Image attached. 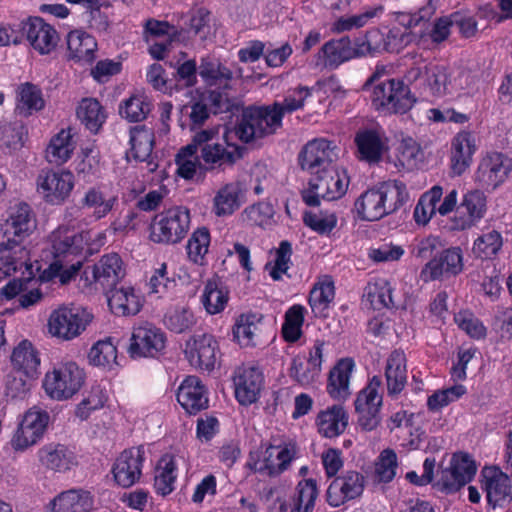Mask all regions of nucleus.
<instances>
[{
    "label": "nucleus",
    "instance_id": "1",
    "mask_svg": "<svg viewBox=\"0 0 512 512\" xmlns=\"http://www.w3.org/2000/svg\"><path fill=\"white\" fill-rule=\"evenodd\" d=\"M335 158L331 143L325 139L308 142L299 153L301 168L314 175L309 187L301 193L306 205L316 207L320 199L332 201L346 193L349 182L345 173H340L333 165Z\"/></svg>",
    "mask_w": 512,
    "mask_h": 512
},
{
    "label": "nucleus",
    "instance_id": "2",
    "mask_svg": "<svg viewBox=\"0 0 512 512\" xmlns=\"http://www.w3.org/2000/svg\"><path fill=\"white\" fill-rule=\"evenodd\" d=\"M407 60H411L405 74L404 81L421 97H443L450 93L451 72L443 64L429 61L417 53H407Z\"/></svg>",
    "mask_w": 512,
    "mask_h": 512
},
{
    "label": "nucleus",
    "instance_id": "3",
    "mask_svg": "<svg viewBox=\"0 0 512 512\" xmlns=\"http://www.w3.org/2000/svg\"><path fill=\"white\" fill-rule=\"evenodd\" d=\"M222 129L221 136L220 128L201 130L195 134V142L200 144V159L206 171L224 170L242 158L243 148L231 141L232 132L226 127Z\"/></svg>",
    "mask_w": 512,
    "mask_h": 512
},
{
    "label": "nucleus",
    "instance_id": "4",
    "mask_svg": "<svg viewBox=\"0 0 512 512\" xmlns=\"http://www.w3.org/2000/svg\"><path fill=\"white\" fill-rule=\"evenodd\" d=\"M297 453L298 448L294 441L273 436L265 446L262 458L258 453L249 454L247 467L269 477L279 476L289 468Z\"/></svg>",
    "mask_w": 512,
    "mask_h": 512
},
{
    "label": "nucleus",
    "instance_id": "5",
    "mask_svg": "<svg viewBox=\"0 0 512 512\" xmlns=\"http://www.w3.org/2000/svg\"><path fill=\"white\" fill-rule=\"evenodd\" d=\"M280 125V114L273 113L269 106L244 108L241 118L231 131L240 141L250 143L274 134Z\"/></svg>",
    "mask_w": 512,
    "mask_h": 512
},
{
    "label": "nucleus",
    "instance_id": "6",
    "mask_svg": "<svg viewBox=\"0 0 512 512\" xmlns=\"http://www.w3.org/2000/svg\"><path fill=\"white\" fill-rule=\"evenodd\" d=\"M189 227V210L181 206L172 207L154 217L150 239L154 243L174 245L185 238Z\"/></svg>",
    "mask_w": 512,
    "mask_h": 512
},
{
    "label": "nucleus",
    "instance_id": "7",
    "mask_svg": "<svg viewBox=\"0 0 512 512\" xmlns=\"http://www.w3.org/2000/svg\"><path fill=\"white\" fill-rule=\"evenodd\" d=\"M84 380V371L75 362H66L46 373L43 387L52 399L67 400L81 389Z\"/></svg>",
    "mask_w": 512,
    "mask_h": 512
},
{
    "label": "nucleus",
    "instance_id": "8",
    "mask_svg": "<svg viewBox=\"0 0 512 512\" xmlns=\"http://www.w3.org/2000/svg\"><path fill=\"white\" fill-rule=\"evenodd\" d=\"M92 319V314L84 308L61 306L50 314L48 330L52 336L70 341L81 335Z\"/></svg>",
    "mask_w": 512,
    "mask_h": 512
},
{
    "label": "nucleus",
    "instance_id": "9",
    "mask_svg": "<svg viewBox=\"0 0 512 512\" xmlns=\"http://www.w3.org/2000/svg\"><path fill=\"white\" fill-rule=\"evenodd\" d=\"M35 217L31 207L24 202L11 205L3 222L0 224V232L3 237L12 244L21 245L35 228Z\"/></svg>",
    "mask_w": 512,
    "mask_h": 512
},
{
    "label": "nucleus",
    "instance_id": "10",
    "mask_svg": "<svg viewBox=\"0 0 512 512\" xmlns=\"http://www.w3.org/2000/svg\"><path fill=\"white\" fill-rule=\"evenodd\" d=\"M405 37V33L397 27L387 31L371 28L363 37L356 38L358 52L361 57L396 52L404 45Z\"/></svg>",
    "mask_w": 512,
    "mask_h": 512
},
{
    "label": "nucleus",
    "instance_id": "11",
    "mask_svg": "<svg viewBox=\"0 0 512 512\" xmlns=\"http://www.w3.org/2000/svg\"><path fill=\"white\" fill-rule=\"evenodd\" d=\"M381 383L380 377L374 376L355 400L358 424L364 431H372L380 424L382 395L379 394L378 390Z\"/></svg>",
    "mask_w": 512,
    "mask_h": 512
},
{
    "label": "nucleus",
    "instance_id": "12",
    "mask_svg": "<svg viewBox=\"0 0 512 512\" xmlns=\"http://www.w3.org/2000/svg\"><path fill=\"white\" fill-rule=\"evenodd\" d=\"M50 420L47 411L33 407L29 409L11 439L15 451H24L35 445L44 435Z\"/></svg>",
    "mask_w": 512,
    "mask_h": 512
},
{
    "label": "nucleus",
    "instance_id": "13",
    "mask_svg": "<svg viewBox=\"0 0 512 512\" xmlns=\"http://www.w3.org/2000/svg\"><path fill=\"white\" fill-rule=\"evenodd\" d=\"M165 344V333L154 324L145 322L134 327L128 353L132 358H154L165 349Z\"/></svg>",
    "mask_w": 512,
    "mask_h": 512
},
{
    "label": "nucleus",
    "instance_id": "14",
    "mask_svg": "<svg viewBox=\"0 0 512 512\" xmlns=\"http://www.w3.org/2000/svg\"><path fill=\"white\" fill-rule=\"evenodd\" d=\"M512 170V160L499 152L487 153L480 161L475 173V181L486 190H495L508 178Z\"/></svg>",
    "mask_w": 512,
    "mask_h": 512
},
{
    "label": "nucleus",
    "instance_id": "15",
    "mask_svg": "<svg viewBox=\"0 0 512 512\" xmlns=\"http://www.w3.org/2000/svg\"><path fill=\"white\" fill-rule=\"evenodd\" d=\"M325 342L316 340L309 350L308 357L295 356L289 369V376L301 386L315 383L322 371Z\"/></svg>",
    "mask_w": 512,
    "mask_h": 512
},
{
    "label": "nucleus",
    "instance_id": "16",
    "mask_svg": "<svg viewBox=\"0 0 512 512\" xmlns=\"http://www.w3.org/2000/svg\"><path fill=\"white\" fill-rule=\"evenodd\" d=\"M463 254L460 247H450L439 250L421 271V278L434 281L442 277L456 276L463 270Z\"/></svg>",
    "mask_w": 512,
    "mask_h": 512
},
{
    "label": "nucleus",
    "instance_id": "17",
    "mask_svg": "<svg viewBox=\"0 0 512 512\" xmlns=\"http://www.w3.org/2000/svg\"><path fill=\"white\" fill-rule=\"evenodd\" d=\"M38 191L51 204H62L74 187V176L69 171H47L37 179Z\"/></svg>",
    "mask_w": 512,
    "mask_h": 512
},
{
    "label": "nucleus",
    "instance_id": "18",
    "mask_svg": "<svg viewBox=\"0 0 512 512\" xmlns=\"http://www.w3.org/2000/svg\"><path fill=\"white\" fill-rule=\"evenodd\" d=\"M483 488L487 502L493 508L504 507L512 501V478L500 468L484 467L482 470Z\"/></svg>",
    "mask_w": 512,
    "mask_h": 512
},
{
    "label": "nucleus",
    "instance_id": "19",
    "mask_svg": "<svg viewBox=\"0 0 512 512\" xmlns=\"http://www.w3.org/2000/svg\"><path fill=\"white\" fill-rule=\"evenodd\" d=\"M365 486L364 476L357 471H347L336 477L327 489V502L332 507H339L347 501L359 497Z\"/></svg>",
    "mask_w": 512,
    "mask_h": 512
},
{
    "label": "nucleus",
    "instance_id": "20",
    "mask_svg": "<svg viewBox=\"0 0 512 512\" xmlns=\"http://www.w3.org/2000/svg\"><path fill=\"white\" fill-rule=\"evenodd\" d=\"M144 453V447L138 446L126 449L119 455L112 469L119 486L128 488L140 479Z\"/></svg>",
    "mask_w": 512,
    "mask_h": 512
},
{
    "label": "nucleus",
    "instance_id": "21",
    "mask_svg": "<svg viewBox=\"0 0 512 512\" xmlns=\"http://www.w3.org/2000/svg\"><path fill=\"white\" fill-rule=\"evenodd\" d=\"M486 196L483 191H468L456 208L452 229L465 230L474 226L486 213Z\"/></svg>",
    "mask_w": 512,
    "mask_h": 512
},
{
    "label": "nucleus",
    "instance_id": "22",
    "mask_svg": "<svg viewBox=\"0 0 512 512\" xmlns=\"http://www.w3.org/2000/svg\"><path fill=\"white\" fill-rule=\"evenodd\" d=\"M235 397L241 405L255 403L263 387L264 377L256 366H242L235 371L233 378Z\"/></svg>",
    "mask_w": 512,
    "mask_h": 512
},
{
    "label": "nucleus",
    "instance_id": "23",
    "mask_svg": "<svg viewBox=\"0 0 512 512\" xmlns=\"http://www.w3.org/2000/svg\"><path fill=\"white\" fill-rule=\"evenodd\" d=\"M22 31L31 46L40 54H49L59 41L57 31L40 17H30L22 23Z\"/></svg>",
    "mask_w": 512,
    "mask_h": 512
},
{
    "label": "nucleus",
    "instance_id": "24",
    "mask_svg": "<svg viewBox=\"0 0 512 512\" xmlns=\"http://www.w3.org/2000/svg\"><path fill=\"white\" fill-rule=\"evenodd\" d=\"M125 268L121 257L117 253L103 255L100 260L92 266V276L96 288L104 293L115 288L125 276Z\"/></svg>",
    "mask_w": 512,
    "mask_h": 512
},
{
    "label": "nucleus",
    "instance_id": "25",
    "mask_svg": "<svg viewBox=\"0 0 512 512\" xmlns=\"http://www.w3.org/2000/svg\"><path fill=\"white\" fill-rule=\"evenodd\" d=\"M360 57L356 40L352 44L348 36H343L339 39H331L321 47L316 64L337 68L344 62Z\"/></svg>",
    "mask_w": 512,
    "mask_h": 512
},
{
    "label": "nucleus",
    "instance_id": "26",
    "mask_svg": "<svg viewBox=\"0 0 512 512\" xmlns=\"http://www.w3.org/2000/svg\"><path fill=\"white\" fill-rule=\"evenodd\" d=\"M218 344L210 334L195 335L186 343V356L190 364L203 370H211L216 363Z\"/></svg>",
    "mask_w": 512,
    "mask_h": 512
},
{
    "label": "nucleus",
    "instance_id": "27",
    "mask_svg": "<svg viewBox=\"0 0 512 512\" xmlns=\"http://www.w3.org/2000/svg\"><path fill=\"white\" fill-rule=\"evenodd\" d=\"M246 202V189L240 181L222 185L213 198V212L218 217L232 215Z\"/></svg>",
    "mask_w": 512,
    "mask_h": 512
},
{
    "label": "nucleus",
    "instance_id": "28",
    "mask_svg": "<svg viewBox=\"0 0 512 512\" xmlns=\"http://www.w3.org/2000/svg\"><path fill=\"white\" fill-rule=\"evenodd\" d=\"M177 401L189 414L208 408V395L205 386L196 376H188L184 379L177 391Z\"/></svg>",
    "mask_w": 512,
    "mask_h": 512
},
{
    "label": "nucleus",
    "instance_id": "29",
    "mask_svg": "<svg viewBox=\"0 0 512 512\" xmlns=\"http://www.w3.org/2000/svg\"><path fill=\"white\" fill-rule=\"evenodd\" d=\"M130 152L127 157H133L134 160L146 162L148 172H154L158 164L152 158L154 147V133L152 129L146 126H135L130 129Z\"/></svg>",
    "mask_w": 512,
    "mask_h": 512
},
{
    "label": "nucleus",
    "instance_id": "30",
    "mask_svg": "<svg viewBox=\"0 0 512 512\" xmlns=\"http://www.w3.org/2000/svg\"><path fill=\"white\" fill-rule=\"evenodd\" d=\"M355 144L359 158L369 163H376L387 150V138L377 129H363L356 133Z\"/></svg>",
    "mask_w": 512,
    "mask_h": 512
},
{
    "label": "nucleus",
    "instance_id": "31",
    "mask_svg": "<svg viewBox=\"0 0 512 512\" xmlns=\"http://www.w3.org/2000/svg\"><path fill=\"white\" fill-rule=\"evenodd\" d=\"M353 369V360L343 358L330 370L326 389L331 398L346 400L350 396L349 383Z\"/></svg>",
    "mask_w": 512,
    "mask_h": 512
},
{
    "label": "nucleus",
    "instance_id": "32",
    "mask_svg": "<svg viewBox=\"0 0 512 512\" xmlns=\"http://www.w3.org/2000/svg\"><path fill=\"white\" fill-rule=\"evenodd\" d=\"M348 421L349 415L343 406L333 405L318 413L316 425L323 437L335 438L344 433Z\"/></svg>",
    "mask_w": 512,
    "mask_h": 512
},
{
    "label": "nucleus",
    "instance_id": "33",
    "mask_svg": "<svg viewBox=\"0 0 512 512\" xmlns=\"http://www.w3.org/2000/svg\"><path fill=\"white\" fill-rule=\"evenodd\" d=\"M107 296L108 305L111 311L118 316L136 315L141 307V298L132 287L112 288Z\"/></svg>",
    "mask_w": 512,
    "mask_h": 512
},
{
    "label": "nucleus",
    "instance_id": "34",
    "mask_svg": "<svg viewBox=\"0 0 512 512\" xmlns=\"http://www.w3.org/2000/svg\"><path fill=\"white\" fill-rule=\"evenodd\" d=\"M387 392L389 396L401 393L407 383L406 356L400 350H394L388 357L385 369Z\"/></svg>",
    "mask_w": 512,
    "mask_h": 512
},
{
    "label": "nucleus",
    "instance_id": "35",
    "mask_svg": "<svg viewBox=\"0 0 512 512\" xmlns=\"http://www.w3.org/2000/svg\"><path fill=\"white\" fill-rule=\"evenodd\" d=\"M92 508L93 497L89 491L71 489L53 500L50 512H90Z\"/></svg>",
    "mask_w": 512,
    "mask_h": 512
},
{
    "label": "nucleus",
    "instance_id": "36",
    "mask_svg": "<svg viewBox=\"0 0 512 512\" xmlns=\"http://www.w3.org/2000/svg\"><path fill=\"white\" fill-rule=\"evenodd\" d=\"M475 144L469 132L458 133L451 143V169L454 174L461 175L472 161Z\"/></svg>",
    "mask_w": 512,
    "mask_h": 512
},
{
    "label": "nucleus",
    "instance_id": "37",
    "mask_svg": "<svg viewBox=\"0 0 512 512\" xmlns=\"http://www.w3.org/2000/svg\"><path fill=\"white\" fill-rule=\"evenodd\" d=\"M29 252L18 244H12L8 241L0 244V279L10 276L12 273L28 267Z\"/></svg>",
    "mask_w": 512,
    "mask_h": 512
},
{
    "label": "nucleus",
    "instance_id": "38",
    "mask_svg": "<svg viewBox=\"0 0 512 512\" xmlns=\"http://www.w3.org/2000/svg\"><path fill=\"white\" fill-rule=\"evenodd\" d=\"M69 58L76 62L91 63L95 59L97 42L84 31L75 30L67 35Z\"/></svg>",
    "mask_w": 512,
    "mask_h": 512
},
{
    "label": "nucleus",
    "instance_id": "39",
    "mask_svg": "<svg viewBox=\"0 0 512 512\" xmlns=\"http://www.w3.org/2000/svg\"><path fill=\"white\" fill-rule=\"evenodd\" d=\"M378 186L363 192L355 201L358 217L365 221H377L387 216Z\"/></svg>",
    "mask_w": 512,
    "mask_h": 512
},
{
    "label": "nucleus",
    "instance_id": "40",
    "mask_svg": "<svg viewBox=\"0 0 512 512\" xmlns=\"http://www.w3.org/2000/svg\"><path fill=\"white\" fill-rule=\"evenodd\" d=\"M33 281H35L34 278L13 279L2 288L1 293L7 299L18 296L19 306L29 308L37 304L43 297L39 288H28Z\"/></svg>",
    "mask_w": 512,
    "mask_h": 512
},
{
    "label": "nucleus",
    "instance_id": "41",
    "mask_svg": "<svg viewBox=\"0 0 512 512\" xmlns=\"http://www.w3.org/2000/svg\"><path fill=\"white\" fill-rule=\"evenodd\" d=\"M38 456L43 466L56 472L66 471L73 465L72 453L61 444L43 446L39 449Z\"/></svg>",
    "mask_w": 512,
    "mask_h": 512
},
{
    "label": "nucleus",
    "instance_id": "42",
    "mask_svg": "<svg viewBox=\"0 0 512 512\" xmlns=\"http://www.w3.org/2000/svg\"><path fill=\"white\" fill-rule=\"evenodd\" d=\"M13 367L22 372L26 377L34 378L40 365V359L33 345L28 340H23L14 348L11 355Z\"/></svg>",
    "mask_w": 512,
    "mask_h": 512
},
{
    "label": "nucleus",
    "instance_id": "43",
    "mask_svg": "<svg viewBox=\"0 0 512 512\" xmlns=\"http://www.w3.org/2000/svg\"><path fill=\"white\" fill-rule=\"evenodd\" d=\"M83 237L67 228H59L52 234V248L55 260L68 255H78L82 250Z\"/></svg>",
    "mask_w": 512,
    "mask_h": 512
},
{
    "label": "nucleus",
    "instance_id": "44",
    "mask_svg": "<svg viewBox=\"0 0 512 512\" xmlns=\"http://www.w3.org/2000/svg\"><path fill=\"white\" fill-rule=\"evenodd\" d=\"M74 149L71 130L63 129L51 139L46 149V159L51 164L61 165L71 158Z\"/></svg>",
    "mask_w": 512,
    "mask_h": 512
},
{
    "label": "nucleus",
    "instance_id": "45",
    "mask_svg": "<svg viewBox=\"0 0 512 512\" xmlns=\"http://www.w3.org/2000/svg\"><path fill=\"white\" fill-rule=\"evenodd\" d=\"M76 114L81 123L92 133H97L106 120L102 105L94 98L82 99Z\"/></svg>",
    "mask_w": 512,
    "mask_h": 512
},
{
    "label": "nucleus",
    "instance_id": "46",
    "mask_svg": "<svg viewBox=\"0 0 512 512\" xmlns=\"http://www.w3.org/2000/svg\"><path fill=\"white\" fill-rule=\"evenodd\" d=\"M378 189L387 215L397 211L409 200V193L402 181L389 180L381 183Z\"/></svg>",
    "mask_w": 512,
    "mask_h": 512
},
{
    "label": "nucleus",
    "instance_id": "47",
    "mask_svg": "<svg viewBox=\"0 0 512 512\" xmlns=\"http://www.w3.org/2000/svg\"><path fill=\"white\" fill-rule=\"evenodd\" d=\"M229 300V293L226 288L217 280H208L205 284L201 302L210 315L222 312Z\"/></svg>",
    "mask_w": 512,
    "mask_h": 512
},
{
    "label": "nucleus",
    "instance_id": "48",
    "mask_svg": "<svg viewBox=\"0 0 512 512\" xmlns=\"http://www.w3.org/2000/svg\"><path fill=\"white\" fill-rule=\"evenodd\" d=\"M176 463L172 455L166 454L158 462L154 487L162 496L170 494L174 490L176 480Z\"/></svg>",
    "mask_w": 512,
    "mask_h": 512
},
{
    "label": "nucleus",
    "instance_id": "49",
    "mask_svg": "<svg viewBox=\"0 0 512 512\" xmlns=\"http://www.w3.org/2000/svg\"><path fill=\"white\" fill-rule=\"evenodd\" d=\"M116 202V197L112 196L106 198L99 188L91 187L84 194L81 200V206L82 208L93 210L94 218L99 220L112 211Z\"/></svg>",
    "mask_w": 512,
    "mask_h": 512
},
{
    "label": "nucleus",
    "instance_id": "50",
    "mask_svg": "<svg viewBox=\"0 0 512 512\" xmlns=\"http://www.w3.org/2000/svg\"><path fill=\"white\" fill-rule=\"evenodd\" d=\"M199 75L210 86L223 85L228 87V82L232 79V71L226 66L222 65L215 59H202L199 66Z\"/></svg>",
    "mask_w": 512,
    "mask_h": 512
},
{
    "label": "nucleus",
    "instance_id": "51",
    "mask_svg": "<svg viewBox=\"0 0 512 512\" xmlns=\"http://www.w3.org/2000/svg\"><path fill=\"white\" fill-rule=\"evenodd\" d=\"M443 195V189L440 186H433L425 192L419 199L414 209V220L419 225H426L432 216L436 213V205Z\"/></svg>",
    "mask_w": 512,
    "mask_h": 512
},
{
    "label": "nucleus",
    "instance_id": "52",
    "mask_svg": "<svg viewBox=\"0 0 512 512\" xmlns=\"http://www.w3.org/2000/svg\"><path fill=\"white\" fill-rule=\"evenodd\" d=\"M317 496L316 480H301L296 487L291 512H313Z\"/></svg>",
    "mask_w": 512,
    "mask_h": 512
},
{
    "label": "nucleus",
    "instance_id": "53",
    "mask_svg": "<svg viewBox=\"0 0 512 512\" xmlns=\"http://www.w3.org/2000/svg\"><path fill=\"white\" fill-rule=\"evenodd\" d=\"M503 246V239L497 230H488L478 236L473 244V254L481 259H491L498 254Z\"/></svg>",
    "mask_w": 512,
    "mask_h": 512
},
{
    "label": "nucleus",
    "instance_id": "54",
    "mask_svg": "<svg viewBox=\"0 0 512 512\" xmlns=\"http://www.w3.org/2000/svg\"><path fill=\"white\" fill-rule=\"evenodd\" d=\"M150 111L151 103L143 95H133L119 106L120 115L129 122L145 120Z\"/></svg>",
    "mask_w": 512,
    "mask_h": 512
},
{
    "label": "nucleus",
    "instance_id": "55",
    "mask_svg": "<svg viewBox=\"0 0 512 512\" xmlns=\"http://www.w3.org/2000/svg\"><path fill=\"white\" fill-rule=\"evenodd\" d=\"M165 326L174 333H184L196 324L193 312L187 307L169 309L164 316Z\"/></svg>",
    "mask_w": 512,
    "mask_h": 512
},
{
    "label": "nucleus",
    "instance_id": "56",
    "mask_svg": "<svg viewBox=\"0 0 512 512\" xmlns=\"http://www.w3.org/2000/svg\"><path fill=\"white\" fill-rule=\"evenodd\" d=\"M311 95V90L306 86H299L289 93L282 102L268 105L273 113L280 114V125L285 113H292L304 106L305 100Z\"/></svg>",
    "mask_w": 512,
    "mask_h": 512
},
{
    "label": "nucleus",
    "instance_id": "57",
    "mask_svg": "<svg viewBox=\"0 0 512 512\" xmlns=\"http://www.w3.org/2000/svg\"><path fill=\"white\" fill-rule=\"evenodd\" d=\"M19 102L18 109L25 116L31 114L33 110L43 109L45 105L40 88L28 82L19 87Z\"/></svg>",
    "mask_w": 512,
    "mask_h": 512
},
{
    "label": "nucleus",
    "instance_id": "58",
    "mask_svg": "<svg viewBox=\"0 0 512 512\" xmlns=\"http://www.w3.org/2000/svg\"><path fill=\"white\" fill-rule=\"evenodd\" d=\"M210 232L206 227L196 229L188 240L186 249L188 257L195 264H202L208 252Z\"/></svg>",
    "mask_w": 512,
    "mask_h": 512
},
{
    "label": "nucleus",
    "instance_id": "59",
    "mask_svg": "<svg viewBox=\"0 0 512 512\" xmlns=\"http://www.w3.org/2000/svg\"><path fill=\"white\" fill-rule=\"evenodd\" d=\"M88 359L95 366L110 367L116 363L117 348L110 338L100 340L90 349Z\"/></svg>",
    "mask_w": 512,
    "mask_h": 512
},
{
    "label": "nucleus",
    "instance_id": "60",
    "mask_svg": "<svg viewBox=\"0 0 512 512\" xmlns=\"http://www.w3.org/2000/svg\"><path fill=\"white\" fill-rule=\"evenodd\" d=\"M304 307L293 305L285 313V321L282 325V334L286 341L295 342L301 336V327L304 322Z\"/></svg>",
    "mask_w": 512,
    "mask_h": 512
},
{
    "label": "nucleus",
    "instance_id": "61",
    "mask_svg": "<svg viewBox=\"0 0 512 512\" xmlns=\"http://www.w3.org/2000/svg\"><path fill=\"white\" fill-rule=\"evenodd\" d=\"M304 224L317 232L324 235L329 234L337 225V217L335 213L329 211L312 212L306 211L303 214Z\"/></svg>",
    "mask_w": 512,
    "mask_h": 512
},
{
    "label": "nucleus",
    "instance_id": "62",
    "mask_svg": "<svg viewBox=\"0 0 512 512\" xmlns=\"http://www.w3.org/2000/svg\"><path fill=\"white\" fill-rule=\"evenodd\" d=\"M334 284L332 281L317 283L310 291L309 304L316 314L323 313L334 299Z\"/></svg>",
    "mask_w": 512,
    "mask_h": 512
},
{
    "label": "nucleus",
    "instance_id": "63",
    "mask_svg": "<svg viewBox=\"0 0 512 512\" xmlns=\"http://www.w3.org/2000/svg\"><path fill=\"white\" fill-rule=\"evenodd\" d=\"M393 100L387 106V110L396 114H404L408 112L414 105L416 99L413 90L405 81L399 80V85H395Z\"/></svg>",
    "mask_w": 512,
    "mask_h": 512
},
{
    "label": "nucleus",
    "instance_id": "64",
    "mask_svg": "<svg viewBox=\"0 0 512 512\" xmlns=\"http://www.w3.org/2000/svg\"><path fill=\"white\" fill-rule=\"evenodd\" d=\"M397 468V455L392 449L383 450L375 462V479L388 483L393 480Z\"/></svg>",
    "mask_w": 512,
    "mask_h": 512
}]
</instances>
